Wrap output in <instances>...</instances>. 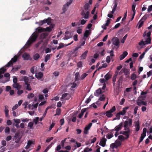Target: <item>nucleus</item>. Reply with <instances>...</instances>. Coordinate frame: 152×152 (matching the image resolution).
<instances>
[{
  "label": "nucleus",
  "instance_id": "obj_1",
  "mask_svg": "<svg viewBox=\"0 0 152 152\" xmlns=\"http://www.w3.org/2000/svg\"><path fill=\"white\" fill-rule=\"evenodd\" d=\"M37 35L36 34H33L30 36L26 44V47H29L32 44L35 42L37 37Z\"/></svg>",
  "mask_w": 152,
  "mask_h": 152
},
{
  "label": "nucleus",
  "instance_id": "obj_2",
  "mask_svg": "<svg viewBox=\"0 0 152 152\" xmlns=\"http://www.w3.org/2000/svg\"><path fill=\"white\" fill-rule=\"evenodd\" d=\"M50 18H48L47 19H45L43 20H41L39 22L36 23L38 24L40 26H42L44 24L47 23L48 25H50L51 23Z\"/></svg>",
  "mask_w": 152,
  "mask_h": 152
},
{
  "label": "nucleus",
  "instance_id": "obj_3",
  "mask_svg": "<svg viewBox=\"0 0 152 152\" xmlns=\"http://www.w3.org/2000/svg\"><path fill=\"white\" fill-rule=\"evenodd\" d=\"M125 131H121L120 132V133L122 134L123 135L125 136L126 137V139H127L129 137V136L131 133L130 130V129H126Z\"/></svg>",
  "mask_w": 152,
  "mask_h": 152
},
{
  "label": "nucleus",
  "instance_id": "obj_4",
  "mask_svg": "<svg viewBox=\"0 0 152 152\" xmlns=\"http://www.w3.org/2000/svg\"><path fill=\"white\" fill-rule=\"evenodd\" d=\"M90 12L89 11H86L84 10H83L81 12L80 14L82 16V18L85 19H88L89 18V15Z\"/></svg>",
  "mask_w": 152,
  "mask_h": 152
},
{
  "label": "nucleus",
  "instance_id": "obj_5",
  "mask_svg": "<svg viewBox=\"0 0 152 152\" xmlns=\"http://www.w3.org/2000/svg\"><path fill=\"white\" fill-rule=\"evenodd\" d=\"M113 44L117 46H118L119 43V42L118 38L116 37H114L112 39Z\"/></svg>",
  "mask_w": 152,
  "mask_h": 152
},
{
  "label": "nucleus",
  "instance_id": "obj_6",
  "mask_svg": "<svg viewBox=\"0 0 152 152\" xmlns=\"http://www.w3.org/2000/svg\"><path fill=\"white\" fill-rule=\"evenodd\" d=\"M107 140V139L104 137L102 138L99 143V145L103 147H104L105 146Z\"/></svg>",
  "mask_w": 152,
  "mask_h": 152
},
{
  "label": "nucleus",
  "instance_id": "obj_7",
  "mask_svg": "<svg viewBox=\"0 0 152 152\" xmlns=\"http://www.w3.org/2000/svg\"><path fill=\"white\" fill-rule=\"evenodd\" d=\"M123 123L121 122L117 126H116L115 128V130L117 132H118L121 129L123 126Z\"/></svg>",
  "mask_w": 152,
  "mask_h": 152
},
{
  "label": "nucleus",
  "instance_id": "obj_8",
  "mask_svg": "<svg viewBox=\"0 0 152 152\" xmlns=\"http://www.w3.org/2000/svg\"><path fill=\"white\" fill-rule=\"evenodd\" d=\"M134 126L136 127L135 129L137 132L139 131L140 129V123L139 121H135L134 122Z\"/></svg>",
  "mask_w": 152,
  "mask_h": 152
},
{
  "label": "nucleus",
  "instance_id": "obj_9",
  "mask_svg": "<svg viewBox=\"0 0 152 152\" xmlns=\"http://www.w3.org/2000/svg\"><path fill=\"white\" fill-rule=\"evenodd\" d=\"M13 120L15 123H16L15 125L13 124V125H15L17 128H19L20 127V126H19V124L20 122V120L18 119H14Z\"/></svg>",
  "mask_w": 152,
  "mask_h": 152
},
{
  "label": "nucleus",
  "instance_id": "obj_10",
  "mask_svg": "<svg viewBox=\"0 0 152 152\" xmlns=\"http://www.w3.org/2000/svg\"><path fill=\"white\" fill-rule=\"evenodd\" d=\"M80 48V46H78L76 47L72 51V54H75V56H77L78 55V53L77 51L78 50V49L79 48Z\"/></svg>",
  "mask_w": 152,
  "mask_h": 152
},
{
  "label": "nucleus",
  "instance_id": "obj_11",
  "mask_svg": "<svg viewBox=\"0 0 152 152\" xmlns=\"http://www.w3.org/2000/svg\"><path fill=\"white\" fill-rule=\"evenodd\" d=\"M128 53L126 51H124L123 54L120 56L119 57V59L120 60H122L124 58L128 55Z\"/></svg>",
  "mask_w": 152,
  "mask_h": 152
},
{
  "label": "nucleus",
  "instance_id": "obj_12",
  "mask_svg": "<svg viewBox=\"0 0 152 152\" xmlns=\"http://www.w3.org/2000/svg\"><path fill=\"white\" fill-rule=\"evenodd\" d=\"M22 57L24 60H29L30 56L28 54L25 53L23 54Z\"/></svg>",
  "mask_w": 152,
  "mask_h": 152
},
{
  "label": "nucleus",
  "instance_id": "obj_13",
  "mask_svg": "<svg viewBox=\"0 0 152 152\" xmlns=\"http://www.w3.org/2000/svg\"><path fill=\"white\" fill-rule=\"evenodd\" d=\"M129 108V107H124L123 109V110L122 111L119 112L121 115H125L126 112V110Z\"/></svg>",
  "mask_w": 152,
  "mask_h": 152
},
{
  "label": "nucleus",
  "instance_id": "obj_14",
  "mask_svg": "<svg viewBox=\"0 0 152 152\" xmlns=\"http://www.w3.org/2000/svg\"><path fill=\"white\" fill-rule=\"evenodd\" d=\"M43 76V73L42 72H39L38 73H37L35 75L36 77L38 79L42 78Z\"/></svg>",
  "mask_w": 152,
  "mask_h": 152
},
{
  "label": "nucleus",
  "instance_id": "obj_15",
  "mask_svg": "<svg viewBox=\"0 0 152 152\" xmlns=\"http://www.w3.org/2000/svg\"><path fill=\"white\" fill-rule=\"evenodd\" d=\"M12 86L14 88H16L17 90L20 89L21 88V86L17 83H13Z\"/></svg>",
  "mask_w": 152,
  "mask_h": 152
},
{
  "label": "nucleus",
  "instance_id": "obj_16",
  "mask_svg": "<svg viewBox=\"0 0 152 152\" xmlns=\"http://www.w3.org/2000/svg\"><path fill=\"white\" fill-rule=\"evenodd\" d=\"M88 51L86 50L85 52L83 53L80 56V58L81 59H85L86 58L87 56V54L88 53Z\"/></svg>",
  "mask_w": 152,
  "mask_h": 152
},
{
  "label": "nucleus",
  "instance_id": "obj_17",
  "mask_svg": "<svg viewBox=\"0 0 152 152\" xmlns=\"http://www.w3.org/2000/svg\"><path fill=\"white\" fill-rule=\"evenodd\" d=\"M151 31H149L147 33L146 31H145L143 34V37L145 38H146V37H151Z\"/></svg>",
  "mask_w": 152,
  "mask_h": 152
},
{
  "label": "nucleus",
  "instance_id": "obj_18",
  "mask_svg": "<svg viewBox=\"0 0 152 152\" xmlns=\"http://www.w3.org/2000/svg\"><path fill=\"white\" fill-rule=\"evenodd\" d=\"M48 35V34L46 32L42 34L40 36L41 39H43L45 38Z\"/></svg>",
  "mask_w": 152,
  "mask_h": 152
},
{
  "label": "nucleus",
  "instance_id": "obj_19",
  "mask_svg": "<svg viewBox=\"0 0 152 152\" xmlns=\"http://www.w3.org/2000/svg\"><path fill=\"white\" fill-rule=\"evenodd\" d=\"M86 109H82L81 111V113L79 115L78 117L79 118H81L83 115L84 113L86 112Z\"/></svg>",
  "mask_w": 152,
  "mask_h": 152
},
{
  "label": "nucleus",
  "instance_id": "obj_20",
  "mask_svg": "<svg viewBox=\"0 0 152 152\" xmlns=\"http://www.w3.org/2000/svg\"><path fill=\"white\" fill-rule=\"evenodd\" d=\"M124 75H126V77L129 78V72L128 69L126 68L124 69Z\"/></svg>",
  "mask_w": 152,
  "mask_h": 152
},
{
  "label": "nucleus",
  "instance_id": "obj_21",
  "mask_svg": "<svg viewBox=\"0 0 152 152\" xmlns=\"http://www.w3.org/2000/svg\"><path fill=\"white\" fill-rule=\"evenodd\" d=\"M102 91L100 88H99L96 91V93H95L94 95L95 96H98L100 94H102Z\"/></svg>",
  "mask_w": 152,
  "mask_h": 152
},
{
  "label": "nucleus",
  "instance_id": "obj_22",
  "mask_svg": "<svg viewBox=\"0 0 152 152\" xmlns=\"http://www.w3.org/2000/svg\"><path fill=\"white\" fill-rule=\"evenodd\" d=\"M124 130H126V129H129V128L128 127V122L127 121H125L124 123Z\"/></svg>",
  "mask_w": 152,
  "mask_h": 152
},
{
  "label": "nucleus",
  "instance_id": "obj_23",
  "mask_svg": "<svg viewBox=\"0 0 152 152\" xmlns=\"http://www.w3.org/2000/svg\"><path fill=\"white\" fill-rule=\"evenodd\" d=\"M36 31L38 33H40L45 31V28H42L41 27H39L36 29Z\"/></svg>",
  "mask_w": 152,
  "mask_h": 152
},
{
  "label": "nucleus",
  "instance_id": "obj_24",
  "mask_svg": "<svg viewBox=\"0 0 152 152\" xmlns=\"http://www.w3.org/2000/svg\"><path fill=\"white\" fill-rule=\"evenodd\" d=\"M111 77L112 75L109 73H108L104 76V77L106 80H108Z\"/></svg>",
  "mask_w": 152,
  "mask_h": 152
},
{
  "label": "nucleus",
  "instance_id": "obj_25",
  "mask_svg": "<svg viewBox=\"0 0 152 152\" xmlns=\"http://www.w3.org/2000/svg\"><path fill=\"white\" fill-rule=\"evenodd\" d=\"M137 104L139 106H141L142 105H146L147 102L143 101H141L140 102H137Z\"/></svg>",
  "mask_w": 152,
  "mask_h": 152
},
{
  "label": "nucleus",
  "instance_id": "obj_26",
  "mask_svg": "<svg viewBox=\"0 0 152 152\" xmlns=\"http://www.w3.org/2000/svg\"><path fill=\"white\" fill-rule=\"evenodd\" d=\"M80 73L79 72H76L75 74V81H78L80 80Z\"/></svg>",
  "mask_w": 152,
  "mask_h": 152
},
{
  "label": "nucleus",
  "instance_id": "obj_27",
  "mask_svg": "<svg viewBox=\"0 0 152 152\" xmlns=\"http://www.w3.org/2000/svg\"><path fill=\"white\" fill-rule=\"evenodd\" d=\"M89 7V5L88 3L86 4L84 6V10L85 11H89L88 9Z\"/></svg>",
  "mask_w": 152,
  "mask_h": 152
},
{
  "label": "nucleus",
  "instance_id": "obj_28",
  "mask_svg": "<svg viewBox=\"0 0 152 152\" xmlns=\"http://www.w3.org/2000/svg\"><path fill=\"white\" fill-rule=\"evenodd\" d=\"M91 33L89 30H86V31L84 34V36L86 38L88 37V36Z\"/></svg>",
  "mask_w": 152,
  "mask_h": 152
},
{
  "label": "nucleus",
  "instance_id": "obj_29",
  "mask_svg": "<svg viewBox=\"0 0 152 152\" xmlns=\"http://www.w3.org/2000/svg\"><path fill=\"white\" fill-rule=\"evenodd\" d=\"M146 39V40L145 41V43L146 44H150L151 43V37H147L145 38Z\"/></svg>",
  "mask_w": 152,
  "mask_h": 152
},
{
  "label": "nucleus",
  "instance_id": "obj_30",
  "mask_svg": "<svg viewBox=\"0 0 152 152\" xmlns=\"http://www.w3.org/2000/svg\"><path fill=\"white\" fill-rule=\"evenodd\" d=\"M69 6L66 4H65L63 6V7L62 10H63L64 12H66L68 9V8Z\"/></svg>",
  "mask_w": 152,
  "mask_h": 152
},
{
  "label": "nucleus",
  "instance_id": "obj_31",
  "mask_svg": "<svg viewBox=\"0 0 152 152\" xmlns=\"http://www.w3.org/2000/svg\"><path fill=\"white\" fill-rule=\"evenodd\" d=\"M106 116L108 118H111L112 117L113 115L109 111L106 112Z\"/></svg>",
  "mask_w": 152,
  "mask_h": 152
},
{
  "label": "nucleus",
  "instance_id": "obj_32",
  "mask_svg": "<svg viewBox=\"0 0 152 152\" xmlns=\"http://www.w3.org/2000/svg\"><path fill=\"white\" fill-rule=\"evenodd\" d=\"M146 135L144 134H142L140 138V141L139 144H140L143 140L144 137H145Z\"/></svg>",
  "mask_w": 152,
  "mask_h": 152
},
{
  "label": "nucleus",
  "instance_id": "obj_33",
  "mask_svg": "<svg viewBox=\"0 0 152 152\" xmlns=\"http://www.w3.org/2000/svg\"><path fill=\"white\" fill-rule=\"evenodd\" d=\"M118 148L115 143H112L110 146V148L114 149V148Z\"/></svg>",
  "mask_w": 152,
  "mask_h": 152
},
{
  "label": "nucleus",
  "instance_id": "obj_34",
  "mask_svg": "<svg viewBox=\"0 0 152 152\" xmlns=\"http://www.w3.org/2000/svg\"><path fill=\"white\" fill-rule=\"evenodd\" d=\"M20 68V66H14L13 67L12 69V71L13 72H16Z\"/></svg>",
  "mask_w": 152,
  "mask_h": 152
},
{
  "label": "nucleus",
  "instance_id": "obj_35",
  "mask_svg": "<svg viewBox=\"0 0 152 152\" xmlns=\"http://www.w3.org/2000/svg\"><path fill=\"white\" fill-rule=\"evenodd\" d=\"M53 27V26L51 27V26L49 27H47L46 28H45V31H47L48 32H50L52 31Z\"/></svg>",
  "mask_w": 152,
  "mask_h": 152
},
{
  "label": "nucleus",
  "instance_id": "obj_36",
  "mask_svg": "<svg viewBox=\"0 0 152 152\" xmlns=\"http://www.w3.org/2000/svg\"><path fill=\"white\" fill-rule=\"evenodd\" d=\"M137 77V76L134 73H132L131 76L130 78L132 80H135Z\"/></svg>",
  "mask_w": 152,
  "mask_h": 152
},
{
  "label": "nucleus",
  "instance_id": "obj_37",
  "mask_svg": "<svg viewBox=\"0 0 152 152\" xmlns=\"http://www.w3.org/2000/svg\"><path fill=\"white\" fill-rule=\"evenodd\" d=\"M18 56H15L13 58H12L11 59V60L10 61H12V63H15L16 61L18 58Z\"/></svg>",
  "mask_w": 152,
  "mask_h": 152
},
{
  "label": "nucleus",
  "instance_id": "obj_38",
  "mask_svg": "<svg viewBox=\"0 0 152 152\" xmlns=\"http://www.w3.org/2000/svg\"><path fill=\"white\" fill-rule=\"evenodd\" d=\"M52 108L51 107H50V106H48V107L46 108V109H45V110L43 114V116H42V117L43 118L44 117L45 115H46V114L47 113V111H48V110L50 108Z\"/></svg>",
  "mask_w": 152,
  "mask_h": 152
},
{
  "label": "nucleus",
  "instance_id": "obj_39",
  "mask_svg": "<svg viewBox=\"0 0 152 152\" xmlns=\"http://www.w3.org/2000/svg\"><path fill=\"white\" fill-rule=\"evenodd\" d=\"M61 110L60 109L58 108L56 110V114L55 115V116L56 115H59L61 113Z\"/></svg>",
  "mask_w": 152,
  "mask_h": 152
},
{
  "label": "nucleus",
  "instance_id": "obj_40",
  "mask_svg": "<svg viewBox=\"0 0 152 152\" xmlns=\"http://www.w3.org/2000/svg\"><path fill=\"white\" fill-rule=\"evenodd\" d=\"M90 128L87 126H86L84 129V133L85 134H87L88 133V130L90 129Z\"/></svg>",
  "mask_w": 152,
  "mask_h": 152
},
{
  "label": "nucleus",
  "instance_id": "obj_41",
  "mask_svg": "<svg viewBox=\"0 0 152 152\" xmlns=\"http://www.w3.org/2000/svg\"><path fill=\"white\" fill-rule=\"evenodd\" d=\"M39 57L40 56L39 54L36 53L34 56L33 58L35 60H37L39 59Z\"/></svg>",
  "mask_w": 152,
  "mask_h": 152
},
{
  "label": "nucleus",
  "instance_id": "obj_42",
  "mask_svg": "<svg viewBox=\"0 0 152 152\" xmlns=\"http://www.w3.org/2000/svg\"><path fill=\"white\" fill-rule=\"evenodd\" d=\"M92 149L91 148H89L88 147H86L84 149L83 152H88L92 151Z\"/></svg>",
  "mask_w": 152,
  "mask_h": 152
},
{
  "label": "nucleus",
  "instance_id": "obj_43",
  "mask_svg": "<svg viewBox=\"0 0 152 152\" xmlns=\"http://www.w3.org/2000/svg\"><path fill=\"white\" fill-rule=\"evenodd\" d=\"M118 5V1L116 0H115L114 1V5L113 7V9H114L116 10V7Z\"/></svg>",
  "mask_w": 152,
  "mask_h": 152
},
{
  "label": "nucleus",
  "instance_id": "obj_44",
  "mask_svg": "<svg viewBox=\"0 0 152 152\" xmlns=\"http://www.w3.org/2000/svg\"><path fill=\"white\" fill-rule=\"evenodd\" d=\"M24 81L25 82V84H27L28 81V78L26 76H24L23 78Z\"/></svg>",
  "mask_w": 152,
  "mask_h": 152
},
{
  "label": "nucleus",
  "instance_id": "obj_45",
  "mask_svg": "<svg viewBox=\"0 0 152 152\" xmlns=\"http://www.w3.org/2000/svg\"><path fill=\"white\" fill-rule=\"evenodd\" d=\"M50 55L47 54L46 55L45 57V62H47L48 60L50 59Z\"/></svg>",
  "mask_w": 152,
  "mask_h": 152
},
{
  "label": "nucleus",
  "instance_id": "obj_46",
  "mask_svg": "<svg viewBox=\"0 0 152 152\" xmlns=\"http://www.w3.org/2000/svg\"><path fill=\"white\" fill-rule=\"evenodd\" d=\"M149 15L146 14L142 18L141 20H143L144 21L147 18L149 17Z\"/></svg>",
  "mask_w": 152,
  "mask_h": 152
},
{
  "label": "nucleus",
  "instance_id": "obj_47",
  "mask_svg": "<svg viewBox=\"0 0 152 152\" xmlns=\"http://www.w3.org/2000/svg\"><path fill=\"white\" fill-rule=\"evenodd\" d=\"M26 85V89L28 91H31V88L30 86V84L28 83L27 84H25Z\"/></svg>",
  "mask_w": 152,
  "mask_h": 152
},
{
  "label": "nucleus",
  "instance_id": "obj_48",
  "mask_svg": "<svg viewBox=\"0 0 152 152\" xmlns=\"http://www.w3.org/2000/svg\"><path fill=\"white\" fill-rule=\"evenodd\" d=\"M88 75V74L86 73H83L80 77V79L81 80H83Z\"/></svg>",
  "mask_w": 152,
  "mask_h": 152
},
{
  "label": "nucleus",
  "instance_id": "obj_49",
  "mask_svg": "<svg viewBox=\"0 0 152 152\" xmlns=\"http://www.w3.org/2000/svg\"><path fill=\"white\" fill-rule=\"evenodd\" d=\"M10 131V129L8 126H7L4 130V132L5 133L9 134Z\"/></svg>",
  "mask_w": 152,
  "mask_h": 152
},
{
  "label": "nucleus",
  "instance_id": "obj_50",
  "mask_svg": "<svg viewBox=\"0 0 152 152\" xmlns=\"http://www.w3.org/2000/svg\"><path fill=\"white\" fill-rule=\"evenodd\" d=\"M72 37V36L71 35V34H70V35L69 36L65 35V37H64L63 39L64 40H66L69 39L71 38Z\"/></svg>",
  "mask_w": 152,
  "mask_h": 152
},
{
  "label": "nucleus",
  "instance_id": "obj_51",
  "mask_svg": "<svg viewBox=\"0 0 152 152\" xmlns=\"http://www.w3.org/2000/svg\"><path fill=\"white\" fill-rule=\"evenodd\" d=\"M64 46V45L63 43H61L59 44V46L58 47L57 49L58 50L63 48Z\"/></svg>",
  "mask_w": 152,
  "mask_h": 152
},
{
  "label": "nucleus",
  "instance_id": "obj_52",
  "mask_svg": "<svg viewBox=\"0 0 152 152\" xmlns=\"http://www.w3.org/2000/svg\"><path fill=\"white\" fill-rule=\"evenodd\" d=\"M6 69L4 68H2L0 69V75L6 72Z\"/></svg>",
  "mask_w": 152,
  "mask_h": 152
},
{
  "label": "nucleus",
  "instance_id": "obj_53",
  "mask_svg": "<svg viewBox=\"0 0 152 152\" xmlns=\"http://www.w3.org/2000/svg\"><path fill=\"white\" fill-rule=\"evenodd\" d=\"M136 6V4H132V9L133 12L134 13H136V10H135V8Z\"/></svg>",
  "mask_w": 152,
  "mask_h": 152
},
{
  "label": "nucleus",
  "instance_id": "obj_54",
  "mask_svg": "<svg viewBox=\"0 0 152 152\" xmlns=\"http://www.w3.org/2000/svg\"><path fill=\"white\" fill-rule=\"evenodd\" d=\"M39 119V118L38 117H37L36 118H35L33 120V121L34 123L36 125L37 124Z\"/></svg>",
  "mask_w": 152,
  "mask_h": 152
},
{
  "label": "nucleus",
  "instance_id": "obj_55",
  "mask_svg": "<svg viewBox=\"0 0 152 152\" xmlns=\"http://www.w3.org/2000/svg\"><path fill=\"white\" fill-rule=\"evenodd\" d=\"M116 110V108L115 107V106H113L112 108L108 110L111 113H113Z\"/></svg>",
  "mask_w": 152,
  "mask_h": 152
},
{
  "label": "nucleus",
  "instance_id": "obj_56",
  "mask_svg": "<svg viewBox=\"0 0 152 152\" xmlns=\"http://www.w3.org/2000/svg\"><path fill=\"white\" fill-rule=\"evenodd\" d=\"M118 139L121 141H123L125 139V137L123 135H120L118 136Z\"/></svg>",
  "mask_w": 152,
  "mask_h": 152
},
{
  "label": "nucleus",
  "instance_id": "obj_57",
  "mask_svg": "<svg viewBox=\"0 0 152 152\" xmlns=\"http://www.w3.org/2000/svg\"><path fill=\"white\" fill-rule=\"evenodd\" d=\"M116 145L118 147L121 145V143L119 141H116L115 143Z\"/></svg>",
  "mask_w": 152,
  "mask_h": 152
},
{
  "label": "nucleus",
  "instance_id": "obj_58",
  "mask_svg": "<svg viewBox=\"0 0 152 152\" xmlns=\"http://www.w3.org/2000/svg\"><path fill=\"white\" fill-rule=\"evenodd\" d=\"M105 99V97L104 96V95L103 94L101 96L99 99V100L101 101H104Z\"/></svg>",
  "mask_w": 152,
  "mask_h": 152
},
{
  "label": "nucleus",
  "instance_id": "obj_59",
  "mask_svg": "<svg viewBox=\"0 0 152 152\" xmlns=\"http://www.w3.org/2000/svg\"><path fill=\"white\" fill-rule=\"evenodd\" d=\"M106 137H107V138L108 139H110L111 138H112L113 137V135L112 133H111V134H108L107 135Z\"/></svg>",
  "mask_w": 152,
  "mask_h": 152
},
{
  "label": "nucleus",
  "instance_id": "obj_60",
  "mask_svg": "<svg viewBox=\"0 0 152 152\" xmlns=\"http://www.w3.org/2000/svg\"><path fill=\"white\" fill-rule=\"evenodd\" d=\"M34 125L33 122H30L28 123V126L30 128V129H33V126Z\"/></svg>",
  "mask_w": 152,
  "mask_h": 152
},
{
  "label": "nucleus",
  "instance_id": "obj_61",
  "mask_svg": "<svg viewBox=\"0 0 152 152\" xmlns=\"http://www.w3.org/2000/svg\"><path fill=\"white\" fill-rule=\"evenodd\" d=\"M144 23V21H142L141 20H140L139 23V25L138 27V28H141L143 24Z\"/></svg>",
  "mask_w": 152,
  "mask_h": 152
},
{
  "label": "nucleus",
  "instance_id": "obj_62",
  "mask_svg": "<svg viewBox=\"0 0 152 152\" xmlns=\"http://www.w3.org/2000/svg\"><path fill=\"white\" fill-rule=\"evenodd\" d=\"M43 42V40H41L37 44H36L35 45L36 47L37 48Z\"/></svg>",
  "mask_w": 152,
  "mask_h": 152
},
{
  "label": "nucleus",
  "instance_id": "obj_63",
  "mask_svg": "<svg viewBox=\"0 0 152 152\" xmlns=\"http://www.w3.org/2000/svg\"><path fill=\"white\" fill-rule=\"evenodd\" d=\"M127 34H126V35H125L123 37L122 39V40H121V42L122 43H124V42H125V41L126 40V38L127 37Z\"/></svg>",
  "mask_w": 152,
  "mask_h": 152
},
{
  "label": "nucleus",
  "instance_id": "obj_64",
  "mask_svg": "<svg viewBox=\"0 0 152 152\" xmlns=\"http://www.w3.org/2000/svg\"><path fill=\"white\" fill-rule=\"evenodd\" d=\"M82 64L83 63L81 61H80L77 63V66L78 67L80 68L82 67Z\"/></svg>",
  "mask_w": 152,
  "mask_h": 152
}]
</instances>
